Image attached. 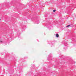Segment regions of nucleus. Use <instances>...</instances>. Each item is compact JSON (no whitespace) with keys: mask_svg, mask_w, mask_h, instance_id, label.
Masks as SVG:
<instances>
[{"mask_svg":"<svg viewBox=\"0 0 76 76\" xmlns=\"http://www.w3.org/2000/svg\"><path fill=\"white\" fill-rule=\"evenodd\" d=\"M53 12H56V10H53Z\"/></svg>","mask_w":76,"mask_h":76,"instance_id":"7ed1b4c3","label":"nucleus"},{"mask_svg":"<svg viewBox=\"0 0 76 76\" xmlns=\"http://www.w3.org/2000/svg\"><path fill=\"white\" fill-rule=\"evenodd\" d=\"M70 26V25H69L67 26V27L69 28V26Z\"/></svg>","mask_w":76,"mask_h":76,"instance_id":"f03ea898","label":"nucleus"},{"mask_svg":"<svg viewBox=\"0 0 76 76\" xmlns=\"http://www.w3.org/2000/svg\"><path fill=\"white\" fill-rule=\"evenodd\" d=\"M56 37L57 38H58V37H59V35H58V34H56Z\"/></svg>","mask_w":76,"mask_h":76,"instance_id":"f257e3e1","label":"nucleus"}]
</instances>
